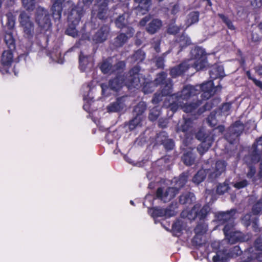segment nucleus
Instances as JSON below:
<instances>
[{
  "label": "nucleus",
  "mask_w": 262,
  "mask_h": 262,
  "mask_svg": "<svg viewBox=\"0 0 262 262\" xmlns=\"http://www.w3.org/2000/svg\"><path fill=\"white\" fill-rule=\"evenodd\" d=\"M191 54L194 62L190 64H192L194 69L198 71L206 67L207 64V58L203 49L199 47L195 48L191 50Z\"/></svg>",
  "instance_id": "4"
},
{
  "label": "nucleus",
  "mask_w": 262,
  "mask_h": 262,
  "mask_svg": "<svg viewBox=\"0 0 262 262\" xmlns=\"http://www.w3.org/2000/svg\"><path fill=\"white\" fill-rule=\"evenodd\" d=\"M84 13V9L82 6H77L75 9H72L68 15V20L71 23V26L67 29V34L73 37H76L77 35V31L75 27L79 24L81 17Z\"/></svg>",
  "instance_id": "2"
},
{
  "label": "nucleus",
  "mask_w": 262,
  "mask_h": 262,
  "mask_svg": "<svg viewBox=\"0 0 262 262\" xmlns=\"http://www.w3.org/2000/svg\"><path fill=\"white\" fill-rule=\"evenodd\" d=\"M101 70L103 73H108L112 72L113 67L108 61H104L101 66Z\"/></svg>",
  "instance_id": "51"
},
{
  "label": "nucleus",
  "mask_w": 262,
  "mask_h": 262,
  "mask_svg": "<svg viewBox=\"0 0 262 262\" xmlns=\"http://www.w3.org/2000/svg\"><path fill=\"white\" fill-rule=\"evenodd\" d=\"M233 227V226L231 224L227 223L225 225L223 230L225 236H228L231 233L233 232L232 231Z\"/></svg>",
  "instance_id": "63"
},
{
  "label": "nucleus",
  "mask_w": 262,
  "mask_h": 262,
  "mask_svg": "<svg viewBox=\"0 0 262 262\" xmlns=\"http://www.w3.org/2000/svg\"><path fill=\"white\" fill-rule=\"evenodd\" d=\"M244 219L246 220L247 226H249L251 224H253V227L255 228L257 226L258 219L254 218V219H251V215L249 214H247L245 215Z\"/></svg>",
  "instance_id": "49"
},
{
  "label": "nucleus",
  "mask_w": 262,
  "mask_h": 262,
  "mask_svg": "<svg viewBox=\"0 0 262 262\" xmlns=\"http://www.w3.org/2000/svg\"><path fill=\"white\" fill-rule=\"evenodd\" d=\"M212 142V139H209L208 140L205 139L198 146L197 148L198 151L201 155H203L211 147Z\"/></svg>",
  "instance_id": "30"
},
{
  "label": "nucleus",
  "mask_w": 262,
  "mask_h": 262,
  "mask_svg": "<svg viewBox=\"0 0 262 262\" xmlns=\"http://www.w3.org/2000/svg\"><path fill=\"white\" fill-rule=\"evenodd\" d=\"M254 251L253 247H250L247 249L246 251H245V253H248L249 255L247 256V258L243 261L240 262H252V260H255V258H254V255L253 254V252Z\"/></svg>",
  "instance_id": "52"
},
{
  "label": "nucleus",
  "mask_w": 262,
  "mask_h": 262,
  "mask_svg": "<svg viewBox=\"0 0 262 262\" xmlns=\"http://www.w3.org/2000/svg\"><path fill=\"white\" fill-rule=\"evenodd\" d=\"M254 247L255 250L257 251V252H262V242H260V240L259 239H256L254 242Z\"/></svg>",
  "instance_id": "64"
},
{
  "label": "nucleus",
  "mask_w": 262,
  "mask_h": 262,
  "mask_svg": "<svg viewBox=\"0 0 262 262\" xmlns=\"http://www.w3.org/2000/svg\"><path fill=\"white\" fill-rule=\"evenodd\" d=\"M167 139V134L165 132H162L157 135V140L158 142L163 144V142H164Z\"/></svg>",
  "instance_id": "60"
},
{
  "label": "nucleus",
  "mask_w": 262,
  "mask_h": 262,
  "mask_svg": "<svg viewBox=\"0 0 262 262\" xmlns=\"http://www.w3.org/2000/svg\"><path fill=\"white\" fill-rule=\"evenodd\" d=\"M164 208L158 207H152L149 209L151 216L154 218L164 217Z\"/></svg>",
  "instance_id": "39"
},
{
  "label": "nucleus",
  "mask_w": 262,
  "mask_h": 262,
  "mask_svg": "<svg viewBox=\"0 0 262 262\" xmlns=\"http://www.w3.org/2000/svg\"><path fill=\"white\" fill-rule=\"evenodd\" d=\"M249 203L252 205L251 213L254 215H259L262 212V198L257 200L256 198L251 195L249 199Z\"/></svg>",
  "instance_id": "16"
},
{
  "label": "nucleus",
  "mask_w": 262,
  "mask_h": 262,
  "mask_svg": "<svg viewBox=\"0 0 262 262\" xmlns=\"http://www.w3.org/2000/svg\"><path fill=\"white\" fill-rule=\"evenodd\" d=\"M200 104L201 102L199 101L195 103H185L184 102L182 103H171L169 104V107L170 110L173 112L177 111L178 109L181 108L186 113H192Z\"/></svg>",
  "instance_id": "10"
},
{
  "label": "nucleus",
  "mask_w": 262,
  "mask_h": 262,
  "mask_svg": "<svg viewBox=\"0 0 262 262\" xmlns=\"http://www.w3.org/2000/svg\"><path fill=\"white\" fill-rule=\"evenodd\" d=\"M156 197L158 199L166 202V196H165V192L163 191L162 187H159L156 192Z\"/></svg>",
  "instance_id": "58"
},
{
  "label": "nucleus",
  "mask_w": 262,
  "mask_h": 262,
  "mask_svg": "<svg viewBox=\"0 0 262 262\" xmlns=\"http://www.w3.org/2000/svg\"><path fill=\"white\" fill-rule=\"evenodd\" d=\"M219 102L220 100L219 99H214L208 101L204 105V110L202 111L200 109L198 111L199 114H200L202 113L204 111L210 110L213 107V106L217 105Z\"/></svg>",
  "instance_id": "35"
},
{
  "label": "nucleus",
  "mask_w": 262,
  "mask_h": 262,
  "mask_svg": "<svg viewBox=\"0 0 262 262\" xmlns=\"http://www.w3.org/2000/svg\"><path fill=\"white\" fill-rule=\"evenodd\" d=\"M226 165H215V169L213 171L209 173V178L212 180L217 178L226 170Z\"/></svg>",
  "instance_id": "23"
},
{
  "label": "nucleus",
  "mask_w": 262,
  "mask_h": 262,
  "mask_svg": "<svg viewBox=\"0 0 262 262\" xmlns=\"http://www.w3.org/2000/svg\"><path fill=\"white\" fill-rule=\"evenodd\" d=\"M208 172V170H207V172L204 169L199 170L193 177L192 181L194 183L199 184L205 180Z\"/></svg>",
  "instance_id": "31"
},
{
  "label": "nucleus",
  "mask_w": 262,
  "mask_h": 262,
  "mask_svg": "<svg viewBox=\"0 0 262 262\" xmlns=\"http://www.w3.org/2000/svg\"><path fill=\"white\" fill-rule=\"evenodd\" d=\"M63 1L64 0H53V16L55 19L59 20L60 19L62 10L64 11V13L69 11L71 12L73 8L75 9L76 7V6L74 7L72 2L69 1L65 2L62 6V3Z\"/></svg>",
  "instance_id": "5"
},
{
  "label": "nucleus",
  "mask_w": 262,
  "mask_h": 262,
  "mask_svg": "<svg viewBox=\"0 0 262 262\" xmlns=\"http://www.w3.org/2000/svg\"><path fill=\"white\" fill-rule=\"evenodd\" d=\"M4 40L9 50H13L15 48V41L12 32H6L5 35Z\"/></svg>",
  "instance_id": "29"
},
{
  "label": "nucleus",
  "mask_w": 262,
  "mask_h": 262,
  "mask_svg": "<svg viewBox=\"0 0 262 262\" xmlns=\"http://www.w3.org/2000/svg\"><path fill=\"white\" fill-rule=\"evenodd\" d=\"M140 70V67L137 66L129 71V76L124 81L125 84L129 89L132 88H138L141 86Z\"/></svg>",
  "instance_id": "8"
},
{
  "label": "nucleus",
  "mask_w": 262,
  "mask_h": 262,
  "mask_svg": "<svg viewBox=\"0 0 262 262\" xmlns=\"http://www.w3.org/2000/svg\"><path fill=\"white\" fill-rule=\"evenodd\" d=\"M36 21L39 27L45 31L49 30L51 27L49 13L42 7H38L36 9Z\"/></svg>",
  "instance_id": "6"
},
{
  "label": "nucleus",
  "mask_w": 262,
  "mask_h": 262,
  "mask_svg": "<svg viewBox=\"0 0 262 262\" xmlns=\"http://www.w3.org/2000/svg\"><path fill=\"white\" fill-rule=\"evenodd\" d=\"M221 88L217 85L216 87L213 86V83L212 81H209L203 83L201 85L193 86L192 85H186L180 92L174 94L171 96L172 99L174 100L172 103H182L183 101H187L190 97L195 96L199 93L201 90L203 92L202 97L205 99H209L215 93L220 90Z\"/></svg>",
  "instance_id": "1"
},
{
  "label": "nucleus",
  "mask_w": 262,
  "mask_h": 262,
  "mask_svg": "<svg viewBox=\"0 0 262 262\" xmlns=\"http://www.w3.org/2000/svg\"><path fill=\"white\" fill-rule=\"evenodd\" d=\"M109 32V28L107 26L102 27L94 35L93 39L96 42H102L105 40Z\"/></svg>",
  "instance_id": "19"
},
{
  "label": "nucleus",
  "mask_w": 262,
  "mask_h": 262,
  "mask_svg": "<svg viewBox=\"0 0 262 262\" xmlns=\"http://www.w3.org/2000/svg\"><path fill=\"white\" fill-rule=\"evenodd\" d=\"M235 213V210H230L226 212H219L215 215L216 220L221 224H225L229 221H233Z\"/></svg>",
  "instance_id": "14"
},
{
  "label": "nucleus",
  "mask_w": 262,
  "mask_h": 262,
  "mask_svg": "<svg viewBox=\"0 0 262 262\" xmlns=\"http://www.w3.org/2000/svg\"><path fill=\"white\" fill-rule=\"evenodd\" d=\"M12 50H9L5 51L2 57L1 62L3 66L8 67L11 65L13 61Z\"/></svg>",
  "instance_id": "25"
},
{
  "label": "nucleus",
  "mask_w": 262,
  "mask_h": 262,
  "mask_svg": "<svg viewBox=\"0 0 262 262\" xmlns=\"http://www.w3.org/2000/svg\"><path fill=\"white\" fill-rule=\"evenodd\" d=\"M123 81V77L122 76H119L113 79L110 80L108 85L104 83L102 84L101 86L102 93H104L105 91H106L108 88L114 91H118L121 88H122Z\"/></svg>",
  "instance_id": "13"
},
{
  "label": "nucleus",
  "mask_w": 262,
  "mask_h": 262,
  "mask_svg": "<svg viewBox=\"0 0 262 262\" xmlns=\"http://www.w3.org/2000/svg\"><path fill=\"white\" fill-rule=\"evenodd\" d=\"M6 16L7 19L6 26L10 30L13 29L15 25V16L11 12L7 13Z\"/></svg>",
  "instance_id": "36"
},
{
  "label": "nucleus",
  "mask_w": 262,
  "mask_h": 262,
  "mask_svg": "<svg viewBox=\"0 0 262 262\" xmlns=\"http://www.w3.org/2000/svg\"><path fill=\"white\" fill-rule=\"evenodd\" d=\"M143 119V116H136L129 123L128 126L130 130H133L135 127L139 125L141 121Z\"/></svg>",
  "instance_id": "45"
},
{
  "label": "nucleus",
  "mask_w": 262,
  "mask_h": 262,
  "mask_svg": "<svg viewBox=\"0 0 262 262\" xmlns=\"http://www.w3.org/2000/svg\"><path fill=\"white\" fill-rule=\"evenodd\" d=\"M230 187L228 184L226 183H220L219 184L216 188V193L219 194H223L225 192L227 191L229 189Z\"/></svg>",
  "instance_id": "48"
},
{
  "label": "nucleus",
  "mask_w": 262,
  "mask_h": 262,
  "mask_svg": "<svg viewBox=\"0 0 262 262\" xmlns=\"http://www.w3.org/2000/svg\"><path fill=\"white\" fill-rule=\"evenodd\" d=\"M160 111L158 110V109L156 107L154 108L150 111V112L149 115V118L151 121L156 120L160 116Z\"/></svg>",
  "instance_id": "57"
},
{
  "label": "nucleus",
  "mask_w": 262,
  "mask_h": 262,
  "mask_svg": "<svg viewBox=\"0 0 262 262\" xmlns=\"http://www.w3.org/2000/svg\"><path fill=\"white\" fill-rule=\"evenodd\" d=\"M162 26V21L158 19H153L149 23L146 28V30L150 34L156 33Z\"/></svg>",
  "instance_id": "24"
},
{
  "label": "nucleus",
  "mask_w": 262,
  "mask_h": 262,
  "mask_svg": "<svg viewBox=\"0 0 262 262\" xmlns=\"http://www.w3.org/2000/svg\"><path fill=\"white\" fill-rule=\"evenodd\" d=\"M18 21L25 36L29 38L32 37L34 33V24L29 14L21 11L18 17Z\"/></svg>",
  "instance_id": "3"
},
{
  "label": "nucleus",
  "mask_w": 262,
  "mask_h": 262,
  "mask_svg": "<svg viewBox=\"0 0 262 262\" xmlns=\"http://www.w3.org/2000/svg\"><path fill=\"white\" fill-rule=\"evenodd\" d=\"M106 0H97V4L92 11L93 15L96 16L100 19L106 17L107 12Z\"/></svg>",
  "instance_id": "12"
},
{
  "label": "nucleus",
  "mask_w": 262,
  "mask_h": 262,
  "mask_svg": "<svg viewBox=\"0 0 262 262\" xmlns=\"http://www.w3.org/2000/svg\"><path fill=\"white\" fill-rule=\"evenodd\" d=\"M199 20V13L197 11H192L187 16L186 25L187 27L196 23Z\"/></svg>",
  "instance_id": "26"
},
{
  "label": "nucleus",
  "mask_w": 262,
  "mask_h": 262,
  "mask_svg": "<svg viewBox=\"0 0 262 262\" xmlns=\"http://www.w3.org/2000/svg\"><path fill=\"white\" fill-rule=\"evenodd\" d=\"M195 158L194 154L191 151L184 153L182 157V160L184 164H192L195 161Z\"/></svg>",
  "instance_id": "33"
},
{
  "label": "nucleus",
  "mask_w": 262,
  "mask_h": 262,
  "mask_svg": "<svg viewBox=\"0 0 262 262\" xmlns=\"http://www.w3.org/2000/svg\"><path fill=\"white\" fill-rule=\"evenodd\" d=\"M243 253V251L241 249L239 246H235L231 248L230 250V254L232 257H236L241 255Z\"/></svg>",
  "instance_id": "55"
},
{
  "label": "nucleus",
  "mask_w": 262,
  "mask_h": 262,
  "mask_svg": "<svg viewBox=\"0 0 262 262\" xmlns=\"http://www.w3.org/2000/svg\"><path fill=\"white\" fill-rule=\"evenodd\" d=\"M180 189L178 187H169L165 191V196H166V202L173 199L179 193Z\"/></svg>",
  "instance_id": "28"
},
{
  "label": "nucleus",
  "mask_w": 262,
  "mask_h": 262,
  "mask_svg": "<svg viewBox=\"0 0 262 262\" xmlns=\"http://www.w3.org/2000/svg\"><path fill=\"white\" fill-rule=\"evenodd\" d=\"M251 163L260 164L262 162V136L257 138L253 144L251 148Z\"/></svg>",
  "instance_id": "9"
},
{
  "label": "nucleus",
  "mask_w": 262,
  "mask_h": 262,
  "mask_svg": "<svg viewBox=\"0 0 262 262\" xmlns=\"http://www.w3.org/2000/svg\"><path fill=\"white\" fill-rule=\"evenodd\" d=\"M125 98H118L115 102L111 103L107 107V112L109 113L119 112L123 110L126 105L124 103Z\"/></svg>",
  "instance_id": "17"
},
{
  "label": "nucleus",
  "mask_w": 262,
  "mask_h": 262,
  "mask_svg": "<svg viewBox=\"0 0 262 262\" xmlns=\"http://www.w3.org/2000/svg\"><path fill=\"white\" fill-rule=\"evenodd\" d=\"M248 171L247 173V177L251 179L254 177L256 173V168L254 165H248Z\"/></svg>",
  "instance_id": "61"
},
{
  "label": "nucleus",
  "mask_w": 262,
  "mask_h": 262,
  "mask_svg": "<svg viewBox=\"0 0 262 262\" xmlns=\"http://www.w3.org/2000/svg\"><path fill=\"white\" fill-rule=\"evenodd\" d=\"M203 235L201 234H195L194 236L192 239L191 242L193 246H201L204 244L203 241Z\"/></svg>",
  "instance_id": "44"
},
{
  "label": "nucleus",
  "mask_w": 262,
  "mask_h": 262,
  "mask_svg": "<svg viewBox=\"0 0 262 262\" xmlns=\"http://www.w3.org/2000/svg\"><path fill=\"white\" fill-rule=\"evenodd\" d=\"M125 66L123 61H119L113 68L112 72L117 71L119 73L124 68Z\"/></svg>",
  "instance_id": "62"
},
{
  "label": "nucleus",
  "mask_w": 262,
  "mask_h": 262,
  "mask_svg": "<svg viewBox=\"0 0 262 262\" xmlns=\"http://www.w3.org/2000/svg\"><path fill=\"white\" fill-rule=\"evenodd\" d=\"M166 74L164 72H162L157 75V78L155 79L154 82H152L149 83H146L144 86V92L145 93H151L154 91L153 89H151L152 86L156 84L165 83L167 81L165 80Z\"/></svg>",
  "instance_id": "15"
},
{
  "label": "nucleus",
  "mask_w": 262,
  "mask_h": 262,
  "mask_svg": "<svg viewBox=\"0 0 262 262\" xmlns=\"http://www.w3.org/2000/svg\"><path fill=\"white\" fill-rule=\"evenodd\" d=\"M225 237L228 239V243L231 244H234L238 242L242 241V237L238 236L237 233L235 232L231 233Z\"/></svg>",
  "instance_id": "43"
},
{
  "label": "nucleus",
  "mask_w": 262,
  "mask_h": 262,
  "mask_svg": "<svg viewBox=\"0 0 262 262\" xmlns=\"http://www.w3.org/2000/svg\"><path fill=\"white\" fill-rule=\"evenodd\" d=\"M134 1L138 4L136 9L142 14H145L149 10L151 5L150 0H134Z\"/></svg>",
  "instance_id": "21"
},
{
  "label": "nucleus",
  "mask_w": 262,
  "mask_h": 262,
  "mask_svg": "<svg viewBox=\"0 0 262 262\" xmlns=\"http://www.w3.org/2000/svg\"><path fill=\"white\" fill-rule=\"evenodd\" d=\"M188 179V176L185 173H182L175 181L176 186L181 189L186 184Z\"/></svg>",
  "instance_id": "37"
},
{
  "label": "nucleus",
  "mask_w": 262,
  "mask_h": 262,
  "mask_svg": "<svg viewBox=\"0 0 262 262\" xmlns=\"http://www.w3.org/2000/svg\"><path fill=\"white\" fill-rule=\"evenodd\" d=\"M249 184V183L247 180H243L239 182L234 183L233 185V187L237 189H241L247 187Z\"/></svg>",
  "instance_id": "54"
},
{
  "label": "nucleus",
  "mask_w": 262,
  "mask_h": 262,
  "mask_svg": "<svg viewBox=\"0 0 262 262\" xmlns=\"http://www.w3.org/2000/svg\"><path fill=\"white\" fill-rule=\"evenodd\" d=\"M163 145L167 150L172 149L174 146V144L173 140L169 138H168L164 142H163Z\"/></svg>",
  "instance_id": "59"
},
{
  "label": "nucleus",
  "mask_w": 262,
  "mask_h": 262,
  "mask_svg": "<svg viewBox=\"0 0 262 262\" xmlns=\"http://www.w3.org/2000/svg\"><path fill=\"white\" fill-rule=\"evenodd\" d=\"M22 3L28 11H32L35 8V0H22Z\"/></svg>",
  "instance_id": "47"
},
{
  "label": "nucleus",
  "mask_w": 262,
  "mask_h": 262,
  "mask_svg": "<svg viewBox=\"0 0 262 262\" xmlns=\"http://www.w3.org/2000/svg\"><path fill=\"white\" fill-rule=\"evenodd\" d=\"M219 16L220 18L222 19V21L226 25L228 29L231 30H235V27L232 21L227 17L222 14H219Z\"/></svg>",
  "instance_id": "50"
},
{
  "label": "nucleus",
  "mask_w": 262,
  "mask_h": 262,
  "mask_svg": "<svg viewBox=\"0 0 262 262\" xmlns=\"http://www.w3.org/2000/svg\"><path fill=\"white\" fill-rule=\"evenodd\" d=\"M189 65L186 62H183L179 66L173 67L170 70L171 75L173 77H176L181 75L189 68Z\"/></svg>",
  "instance_id": "22"
},
{
  "label": "nucleus",
  "mask_w": 262,
  "mask_h": 262,
  "mask_svg": "<svg viewBox=\"0 0 262 262\" xmlns=\"http://www.w3.org/2000/svg\"><path fill=\"white\" fill-rule=\"evenodd\" d=\"M164 217L169 218L176 215V211L173 207V205L170 204L166 208H164Z\"/></svg>",
  "instance_id": "46"
},
{
  "label": "nucleus",
  "mask_w": 262,
  "mask_h": 262,
  "mask_svg": "<svg viewBox=\"0 0 262 262\" xmlns=\"http://www.w3.org/2000/svg\"><path fill=\"white\" fill-rule=\"evenodd\" d=\"M207 230V225L204 221H200L195 227L194 231L195 234H201L204 235Z\"/></svg>",
  "instance_id": "34"
},
{
  "label": "nucleus",
  "mask_w": 262,
  "mask_h": 262,
  "mask_svg": "<svg viewBox=\"0 0 262 262\" xmlns=\"http://www.w3.org/2000/svg\"><path fill=\"white\" fill-rule=\"evenodd\" d=\"M210 75L212 79L224 77L225 74L223 67L222 66H215L210 71Z\"/></svg>",
  "instance_id": "27"
},
{
  "label": "nucleus",
  "mask_w": 262,
  "mask_h": 262,
  "mask_svg": "<svg viewBox=\"0 0 262 262\" xmlns=\"http://www.w3.org/2000/svg\"><path fill=\"white\" fill-rule=\"evenodd\" d=\"M194 125L191 119L183 118V120L180 121L178 123L176 129L177 132H182L185 133V135H192L194 132Z\"/></svg>",
  "instance_id": "11"
},
{
  "label": "nucleus",
  "mask_w": 262,
  "mask_h": 262,
  "mask_svg": "<svg viewBox=\"0 0 262 262\" xmlns=\"http://www.w3.org/2000/svg\"><path fill=\"white\" fill-rule=\"evenodd\" d=\"M172 83L170 80H167L165 83H163L161 93L162 95H168L172 93Z\"/></svg>",
  "instance_id": "40"
},
{
  "label": "nucleus",
  "mask_w": 262,
  "mask_h": 262,
  "mask_svg": "<svg viewBox=\"0 0 262 262\" xmlns=\"http://www.w3.org/2000/svg\"><path fill=\"white\" fill-rule=\"evenodd\" d=\"M244 130V125L240 121L235 122L229 127L225 136V139L231 144L234 143Z\"/></svg>",
  "instance_id": "7"
},
{
  "label": "nucleus",
  "mask_w": 262,
  "mask_h": 262,
  "mask_svg": "<svg viewBox=\"0 0 262 262\" xmlns=\"http://www.w3.org/2000/svg\"><path fill=\"white\" fill-rule=\"evenodd\" d=\"M127 16V14H123L118 17V18L115 20L116 25L118 28H122L126 25L127 20L126 17Z\"/></svg>",
  "instance_id": "42"
},
{
  "label": "nucleus",
  "mask_w": 262,
  "mask_h": 262,
  "mask_svg": "<svg viewBox=\"0 0 262 262\" xmlns=\"http://www.w3.org/2000/svg\"><path fill=\"white\" fill-rule=\"evenodd\" d=\"M200 207V205L199 204L194 205L191 211L195 213L196 217H198L200 221H204V219L207 216L210 208L208 205H205L200 210H198Z\"/></svg>",
  "instance_id": "18"
},
{
  "label": "nucleus",
  "mask_w": 262,
  "mask_h": 262,
  "mask_svg": "<svg viewBox=\"0 0 262 262\" xmlns=\"http://www.w3.org/2000/svg\"><path fill=\"white\" fill-rule=\"evenodd\" d=\"M79 59L81 69L82 70H84L88 61V57L84 56L83 53L81 52L79 55Z\"/></svg>",
  "instance_id": "53"
},
{
  "label": "nucleus",
  "mask_w": 262,
  "mask_h": 262,
  "mask_svg": "<svg viewBox=\"0 0 262 262\" xmlns=\"http://www.w3.org/2000/svg\"><path fill=\"white\" fill-rule=\"evenodd\" d=\"M146 110V105L144 102L138 103L134 108V115L136 116H143L142 114Z\"/></svg>",
  "instance_id": "38"
},
{
  "label": "nucleus",
  "mask_w": 262,
  "mask_h": 262,
  "mask_svg": "<svg viewBox=\"0 0 262 262\" xmlns=\"http://www.w3.org/2000/svg\"><path fill=\"white\" fill-rule=\"evenodd\" d=\"M179 203L182 205H190L195 201L194 194L190 192L182 193L179 196Z\"/></svg>",
  "instance_id": "20"
},
{
  "label": "nucleus",
  "mask_w": 262,
  "mask_h": 262,
  "mask_svg": "<svg viewBox=\"0 0 262 262\" xmlns=\"http://www.w3.org/2000/svg\"><path fill=\"white\" fill-rule=\"evenodd\" d=\"M172 232L173 235L179 236L182 233V226L179 221L176 222L172 225Z\"/></svg>",
  "instance_id": "41"
},
{
  "label": "nucleus",
  "mask_w": 262,
  "mask_h": 262,
  "mask_svg": "<svg viewBox=\"0 0 262 262\" xmlns=\"http://www.w3.org/2000/svg\"><path fill=\"white\" fill-rule=\"evenodd\" d=\"M128 37L124 33H120L115 38L113 45L116 47H120L127 41Z\"/></svg>",
  "instance_id": "32"
},
{
  "label": "nucleus",
  "mask_w": 262,
  "mask_h": 262,
  "mask_svg": "<svg viewBox=\"0 0 262 262\" xmlns=\"http://www.w3.org/2000/svg\"><path fill=\"white\" fill-rule=\"evenodd\" d=\"M132 57L138 62H141L144 59V53L142 51L138 50L135 52Z\"/></svg>",
  "instance_id": "56"
}]
</instances>
